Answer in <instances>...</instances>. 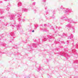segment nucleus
Listing matches in <instances>:
<instances>
[{
	"mask_svg": "<svg viewBox=\"0 0 78 78\" xmlns=\"http://www.w3.org/2000/svg\"><path fill=\"white\" fill-rule=\"evenodd\" d=\"M32 32H34V30H33L32 31Z\"/></svg>",
	"mask_w": 78,
	"mask_h": 78,
	"instance_id": "obj_1",
	"label": "nucleus"
}]
</instances>
